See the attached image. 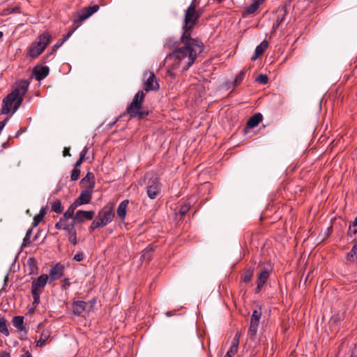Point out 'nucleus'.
<instances>
[{
    "label": "nucleus",
    "mask_w": 357,
    "mask_h": 357,
    "mask_svg": "<svg viewBox=\"0 0 357 357\" xmlns=\"http://www.w3.org/2000/svg\"><path fill=\"white\" fill-rule=\"evenodd\" d=\"M197 0H192L185 10L182 26L183 34L180 40H173L169 38L165 43L168 48L173 49V51L166 56L165 60L172 61L174 68H181L182 71L190 68L204 48L202 41L191 37L192 29L203 13L202 9H197Z\"/></svg>",
    "instance_id": "obj_1"
},
{
    "label": "nucleus",
    "mask_w": 357,
    "mask_h": 357,
    "mask_svg": "<svg viewBox=\"0 0 357 357\" xmlns=\"http://www.w3.org/2000/svg\"><path fill=\"white\" fill-rule=\"evenodd\" d=\"M29 86V82L26 80L22 79L15 82L12 91L3 100L2 114H14L18 109L28 91Z\"/></svg>",
    "instance_id": "obj_2"
},
{
    "label": "nucleus",
    "mask_w": 357,
    "mask_h": 357,
    "mask_svg": "<svg viewBox=\"0 0 357 357\" xmlns=\"http://www.w3.org/2000/svg\"><path fill=\"white\" fill-rule=\"evenodd\" d=\"M145 92L139 91L134 96L130 104L127 107L126 113L130 118H137L140 120L144 119L149 114V109L142 105L145 98Z\"/></svg>",
    "instance_id": "obj_3"
},
{
    "label": "nucleus",
    "mask_w": 357,
    "mask_h": 357,
    "mask_svg": "<svg viewBox=\"0 0 357 357\" xmlns=\"http://www.w3.org/2000/svg\"><path fill=\"white\" fill-rule=\"evenodd\" d=\"M52 36L48 32H44L37 37L28 49V55L33 58H37L45 50L51 43Z\"/></svg>",
    "instance_id": "obj_4"
},
{
    "label": "nucleus",
    "mask_w": 357,
    "mask_h": 357,
    "mask_svg": "<svg viewBox=\"0 0 357 357\" xmlns=\"http://www.w3.org/2000/svg\"><path fill=\"white\" fill-rule=\"evenodd\" d=\"M261 315L262 312L261 307L254 310L252 312L248 328V336L252 340H255L256 338Z\"/></svg>",
    "instance_id": "obj_5"
},
{
    "label": "nucleus",
    "mask_w": 357,
    "mask_h": 357,
    "mask_svg": "<svg viewBox=\"0 0 357 357\" xmlns=\"http://www.w3.org/2000/svg\"><path fill=\"white\" fill-rule=\"evenodd\" d=\"M114 217V212L112 206H105L100 211H99L96 217L97 220L102 227L107 225L110 223Z\"/></svg>",
    "instance_id": "obj_6"
},
{
    "label": "nucleus",
    "mask_w": 357,
    "mask_h": 357,
    "mask_svg": "<svg viewBox=\"0 0 357 357\" xmlns=\"http://www.w3.org/2000/svg\"><path fill=\"white\" fill-rule=\"evenodd\" d=\"M160 187L161 185L159 182L158 178L155 177L150 179L146 188L147 196L151 199H155L158 193L160 192Z\"/></svg>",
    "instance_id": "obj_7"
},
{
    "label": "nucleus",
    "mask_w": 357,
    "mask_h": 357,
    "mask_svg": "<svg viewBox=\"0 0 357 357\" xmlns=\"http://www.w3.org/2000/svg\"><path fill=\"white\" fill-rule=\"evenodd\" d=\"M93 211H77L74 215V223L82 224L86 220H91L94 216Z\"/></svg>",
    "instance_id": "obj_8"
},
{
    "label": "nucleus",
    "mask_w": 357,
    "mask_h": 357,
    "mask_svg": "<svg viewBox=\"0 0 357 357\" xmlns=\"http://www.w3.org/2000/svg\"><path fill=\"white\" fill-rule=\"evenodd\" d=\"M93 189L92 188H84L82 190L80 195L74 202L78 206L89 204L92 199V193Z\"/></svg>",
    "instance_id": "obj_9"
},
{
    "label": "nucleus",
    "mask_w": 357,
    "mask_h": 357,
    "mask_svg": "<svg viewBox=\"0 0 357 357\" xmlns=\"http://www.w3.org/2000/svg\"><path fill=\"white\" fill-rule=\"evenodd\" d=\"M49 276L46 274H43L37 279L34 280L31 284V291L42 292L43 289L46 285Z\"/></svg>",
    "instance_id": "obj_10"
},
{
    "label": "nucleus",
    "mask_w": 357,
    "mask_h": 357,
    "mask_svg": "<svg viewBox=\"0 0 357 357\" xmlns=\"http://www.w3.org/2000/svg\"><path fill=\"white\" fill-rule=\"evenodd\" d=\"M64 266L60 263L56 264L50 271L49 278L50 281L60 279L64 273Z\"/></svg>",
    "instance_id": "obj_11"
},
{
    "label": "nucleus",
    "mask_w": 357,
    "mask_h": 357,
    "mask_svg": "<svg viewBox=\"0 0 357 357\" xmlns=\"http://www.w3.org/2000/svg\"><path fill=\"white\" fill-rule=\"evenodd\" d=\"M270 277V271L267 269L262 270L257 277V287L255 289V293H259L266 283L268 278Z\"/></svg>",
    "instance_id": "obj_12"
},
{
    "label": "nucleus",
    "mask_w": 357,
    "mask_h": 357,
    "mask_svg": "<svg viewBox=\"0 0 357 357\" xmlns=\"http://www.w3.org/2000/svg\"><path fill=\"white\" fill-rule=\"evenodd\" d=\"M145 91H156L159 89V84L156 81V77L153 73H149V77L145 81L144 84Z\"/></svg>",
    "instance_id": "obj_13"
},
{
    "label": "nucleus",
    "mask_w": 357,
    "mask_h": 357,
    "mask_svg": "<svg viewBox=\"0 0 357 357\" xmlns=\"http://www.w3.org/2000/svg\"><path fill=\"white\" fill-rule=\"evenodd\" d=\"M265 0H252V3L250 6L245 8L243 16H247L255 14L259 6L264 2Z\"/></svg>",
    "instance_id": "obj_14"
},
{
    "label": "nucleus",
    "mask_w": 357,
    "mask_h": 357,
    "mask_svg": "<svg viewBox=\"0 0 357 357\" xmlns=\"http://www.w3.org/2000/svg\"><path fill=\"white\" fill-rule=\"evenodd\" d=\"M99 9L98 5H93L92 6H88L83 8L79 14V20L84 21L90 16H91L93 13L97 12Z\"/></svg>",
    "instance_id": "obj_15"
},
{
    "label": "nucleus",
    "mask_w": 357,
    "mask_h": 357,
    "mask_svg": "<svg viewBox=\"0 0 357 357\" xmlns=\"http://www.w3.org/2000/svg\"><path fill=\"white\" fill-rule=\"evenodd\" d=\"M95 184L94 174L90 172H89L80 181V185L83 188L94 189Z\"/></svg>",
    "instance_id": "obj_16"
},
{
    "label": "nucleus",
    "mask_w": 357,
    "mask_h": 357,
    "mask_svg": "<svg viewBox=\"0 0 357 357\" xmlns=\"http://www.w3.org/2000/svg\"><path fill=\"white\" fill-rule=\"evenodd\" d=\"M129 204L128 199L122 201L118 206L116 213L118 217L123 221L126 219L128 205Z\"/></svg>",
    "instance_id": "obj_17"
},
{
    "label": "nucleus",
    "mask_w": 357,
    "mask_h": 357,
    "mask_svg": "<svg viewBox=\"0 0 357 357\" xmlns=\"http://www.w3.org/2000/svg\"><path fill=\"white\" fill-rule=\"evenodd\" d=\"M13 325L21 332L27 333V330L26 328V324L24 322V317L23 316H15L13 318L12 320Z\"/></svg>",
    "instance_id": "obj_18"
},
{
    "label": "nucleus",
    "mask_w": 357,
    "mask_h": 357,
    "mask_svg": "<svg viewBox=\"0 0 357 357\" xmlns=\"http://www.w3.org/2000/svg\"><path fill=\"white\" fill-rule=\"evenodd\" d=\"M268 47V43L266 40H263L259 45H257L255 50V54L251 57L252 61H255L259 56L262 55Z\"/></svg>",
    "instance_id": "obj_19"
},
{
    "label": "nucleus",
    "mask_w": 357,
    "mask_h": 357,
    "mask_svg": "<svg viewBox=\"0 0 357 357\" xmlns=\"http://www.w3.org/2000/svg\"><path fill=\"white\" fill-rule=\"evenodd\" d=\"M346 259L348 262L354 263L357 260V239L353 241L351 250L347 253Z\"/></svg>",
    "instance_id": "obj_20"
},
{
    "label": "nucleus",
    "mask_w": 357,
    "mask_h": 357,
    "mask_svg": "<svg viewBox=\"0 0 357 357\" xmlns=\"http://www.w3.org/2000/svg\"><path fill=\"white\" fill-rule=\"evenodd\" d=\"M33 73L36 80L40 81L47 76L49 73V68L47 66H42L39 68H35Z\"/></svg>",
    "instance_id": "obj_21"
},
{
    "label": "nucleus",
    "mask_w": 357,
    "mask_h": 357,
    "mask_svg": "<svg viewBox=\"0 0 357 357\" xmlns=\"http://www.w3.org/2000/svg\"><path fill=\"white\" fill-rule=\"evenodd\" d=\"M86 303L83 301H77L73 303V312L75 315H80L86 310Z\"/></svg>",
    "instance_id": "obj_22"
},
{
    "label": "nucleus",
    "mask_w": 357,
    "mask_h": 357,
    "mask_svg": "<svg viewBox=\"0 0 357 357\" xmlns=\"http://www.w3.org/2000/svg\"><path fill=\"white\" fill-rule=\"evenodd\" d=\"M263 116L260 113H257L252 116L247 122V128H252L257 126L262 121Z\"/></svg>",
    "instance_id": "obj_23"
},
{
    "label": "nucleus",
    "mask_w": 357,
    "mask_h": 357,
    "mask_svg": "<svg viewBox=\"0 0 357 357\" xmlns=\"http://www.w3.org/2000/svg\"><path fill=\"white\" fill-rule=\"evenodd\" d=\"M73 31V30L68 31V33L63 37V39L57 41L56 43L53 45L51 52L47 54V56L53 54L71 36Z\"/></svg>",
    "instance_id": "obj_24"
},
{
    "label": "nucleus",
    "mask_w": 357,
    "mask_h": 357,
    "mask_svg": "<svg viewBox=\"0 0 357 357\" xmlns=\"http://www.w3.org/2000/svg\"><path fill=\"white\" fill-rule=\"evenodd\" d=\"M50 337V332L48 330H44L40 336V338L36 342L37 347H43L45 345L46 342L48 340V339Z\"/></svg>",
    "instance_id": "obj_25"
},
{
    "label": "nucleus",
    "mask_w": 357,
    "mask_h": 357,
    "mask_svg": "<svg viewBox=\"0 0 357 357\" xmlns=\"http://www.w3.org/2000/svg\"><path fill=\"white\" fill-rule=\"evenodd\" d=\"M342 319L338 314H333L329 321V324L334 328L335 331H338Z\"/></svg>",
    "instance_id": "obj_26"
},
{
    "label": "nucleus",
    "mask_w": 357,
    "mask_h": 357,
    "mask_svg": "<svg viewBox=\"0 0 357 357\" xmlns=\"http://www.w3.org/2000/svg\"><path fill=\"white\" fill-rule=\"evenodd\" d=\"M46 214V207L40 208L39 213L36 215L33 218V227L38 226L40 222L43 220V218Z\"/></svg>",
    "instance_id": "obj_27"
},
{
    "label": "nucleus",
    "mask_w": 357,
    "mask_h": 357,
    "mask_svg": "<svg viewBox=\"0 0 357 357\" xmlns=\"http://www.w3.org/2000/svg\"><path fill=\"white\" fill-rule=\"evenodd\" d=\"M69 219L63 218H60L59 221L56 223L55 228L57 229L68 230L70 229V225L68 220Z\"/></svg>",
    "instance_id": "obj_28"
},
{
    "label": "nucleus",
    "mask_w": 357,
    "mask_h": 357,
    "mask_svg": "<svg viewBox=\"0 0 357 357\" xmlns=\"http://www.w3.org/2000/svg\"><path fill=\"white\" fill-rule=\"evenodd\" d=\"M254 275V268L250 267L248 269H247L242 278V280L243 282L245 283H249L252 281V278Z\"/></svg>",
    "instance_id": "obj_29"
},
{
    "label": "nucleus",
    "mask_w": 357,
    "mask_h": 357,
    "mask_svg": "<svg viewBox=\"0 0 357 357\" xmlns=\"http://www.w3.org/2000/svg\"><path fill=\"white\" fill-rule=\"evenodd\" d=\"M78 207V206L73 202L70 206L68 207V208L66 210V211L63 214V217L65 218L70 219L73 218L74 217V213L76 208Z\"/></svg>",
    "instance_id": "obj_30"
},
{
    "label": "nucleus",
    "mask_w": 357,
    "mask_h": 357,
    "mask_svg": "<svg viewBox=\"0 0 357 357\" xmlns=\"http://www.w3.org/2000/svg\"><path fill=\"white\" fill-rule=\"evenodd\" d=\"M154 250V246L149 245L144 250L142 258L149 261L151 259V252Z\"/></svg>",
    "instance_id": "obj_31"
},
{
    "label": "nucleus",
    "mask_w": 357,
    "mask_h": 357,
    "mask_svg": "<svg viewBox=\"0 0 357 357\" xmlns=\"http://www.w3.org/2000/svg\"><path fill=\"white\" fill-rule=\"evenodd\" d=\"M0 333L8 337L10 335L7 327L6 320L4 317H0Z\"/></svg>",
    "instance_id": "obj_32"
},
{
    "label": "nucleus",
    "mask_w": 357,
    "mask_h": 357,
    "mask_svg": "<svg viewBox=\"0 0 357 357\" xmlns=\"http://www.w3.org/2000/svg\"><path fill=\"white\" fill-rule=\"evenodd\" d=\"M246 72H247V70L243 69V70H241L236 75L235 79L234 81V86H238L241 83V82L243 80V79L245 77V75Z\"/></svg>",
    "instance_id": "obj_33"
},
{
    "label": "nucleus",
    "mask_w": 357,
    "mask_h": 357,
    "mask_svg": "<svg viewBox=\"0 0 357 357\" xmlns=\"http://www.w3.org/2000/svg\"><path fill=\"white\" fill-rule=\"evenodd\" d=\"M286 16L285 10L282 11L281 13H279L277 17V20L275 23L273 24V29L275 31L284 21Z\"/></svg>",
    "instance_id": "obj_34"
},
{
    "label": "nucleus",
    "mask_w": 357,
    "mask_h": 357,
    "mask_svg": "<svg viewBox=\"0 0 357 357\" xmlns=\"http://www.w3.org/2000/svg\"><path fill=\"white\" fill-rule=\"evenodd\" d=\"M357 233V216L353 221L351 224H350L349 227V229L347 231V235L351 236L354 234Z\"/></svg>",
    "instance_id": "obj_35"
},
{
    "label": "nucleus",
    "mask_w": 357,
    "mask_h": 357,
    "mask_svg": "<svg viewBox=\"0 0 357 357\" xmlns=\"http://www.w3.org/2000/svg\"><path fill=\"white\" fill-rule=\"evenodd\" d=\"M52 211L56 213H61L63 208L61 206V202L59 200H56L52 203Z\"/></svg>",
    "instance_id": "obj_36"
},
{
    "label": "nucleus",
    "mask_w": 357,
    "mask_h": 357,
    "mask_svg": "<svg viewBox=\"0 0 357 357\" xmlns=\"http://www.w3.org/2000/svg\"><path fill=\"white\" fill-rule=\"evenodd\" d=\"M68 240L71 242L74 245H75L77 243V233L75 229H71L68 231Z\"/></svg>",
    "instance_id": "obj_37"
},
{
    "label": "nucleus",
    "mask_w": 357,
    "mask_h": 357,
    "mask_svg": "<svg viewBox=\"0 0 357 357\" xmlns=\"http://www.w3.org/2000/svg\"><path fill=\"white\" fill-rule=\"evenodd\" d=\"M255 82L261 84H266L268 82V77L266 75L260 74L256 79Z\"/></svg>",
    "instance_id": "obj_38"
},
{
    "label": "nucleus",
    "mask_w": 357,
    "mask_h": 357,
    "mask_svg": "<svg viewBox=\"0 0 357 357\" xmlns=\"http://www.w3.org/2000/svg\"><path fill=\"white\" fill-rule=\"evenodd\" d=\"M32 233V229H29L27 230L26 233V235H25V237L23 239V242L22 243V247H26L30 243V240H29V238H30V236Z\"/></svg>",
    "instance_id": "obj_39"
},
{
    "label": "nucleus",
    "mask_w": 357,
    "mask_h": 357,
    "mask_svg": "<svg viewBox=\"0 0 357 357\" xmlns=\"http://www.w3.org/2000/svg\"><path fill=\"white\" fill-rule=\"evenodd\" d=\"M41 292L31 291V294L33 298V305L36 307L40 303V295Z\"/></svg>",
    "instance_id": "obj_40"
},
{
    "label": "nucleus",
    "mask_w": 357,
    "mask_h": 357,
    "mask_svg": "<svg viewBox=\"0 0 357 357\" xmlns=\"http://www.w3.org/2000/svg\"><path fill=\"white\" fill-rule=\"evenodd\" d=\"M238 346L231 344L226 354H229L231 357H233L238 352Z\"/></svg>",
    "instance_id": "obj_41"
},
{
    "label": "nucleus",
    "mask_w": 357,
    "mask_h": 357,
    "mask_svg": "<svg viewBox=\"0 0 357 357\" xmlns=\"http://www.w3.org/2000/svg\"><path fill=\"white\" fill-rule=\"evenodd\" d=\"M79 174H80V169L78 168H73V169L72 170L71 176H70L71 180L77 181L79 177Z\"/></svg>",
    "instance_id": "obj_42"
},
{
    "label": "nucleus",
    "mask_w": 357,
    "mask_h": 357,
    "mask_svg": "<svg viewBox=\"0 0 357 357\" xmlns=\"http://www.w3.org/2000/svg\"><path fill=\"white\" fill-rule=\"evenodd\" d=\"M190 208V206L189 204H183L181 206L178 213L181 214V215L183 216L188 212Z\"/></svg>",
    "instance_id": "obj_43"
},
{
    "label": "nucleus",
    "mask_w": 357,
    "mask_h": 357,
    "mask_svg": "<svg viewBox=\"0 0 357 357\" xmlns=\"http://www.w3.org/2000/svg\"><path fill=\"white\" fill-rule=\"evenodd\" d=\"M98 227H102V226L101 225V224L99 222V221L97 220V218H96L91 223V225H90V227H89V231L90 232H92L96 228H98Z\"/></svg>",
    "instance_id": "obj_44"
},
{
    "label": "nucleus",
    "mask_w": 357,
    "mask_h": 357,
    "mask_svg": "<svg viewBox=\"0 0 357 357\" xmlns=\"http://www.w3.org/2000/svg\"><path fill=\"white\" fill-rule=\"evenodd\" d=\"M241 337V333L239 331H237L232 340L231 344L238 346Z\"/></svg>",
    "instance_id": "obj_45"
},
{
    "label": "nucleus",
    "mask_w": 357,
    "mask_h": 357,
    "mask_svg": "<svg viewBox=\"0 0 357 357\" xmlns=\"http://www.w3.org/2000/svg\"><path fill=\"white\" fill-rule=\"evenodd\" d=\"M6 13L8 14L11 13H20V8L18 6H15L12 8H8L6 10Z\"/></svg>",
    "instance_id": "obj_46"
},
{
    "label": "nucleus",
    "mask_w": 357,
    "mask_h": 357,
    "mask_svg": "<svg viewBox=\"0 0 357 357\" xmlns=\"http://www.w3.org/2000/svg\"><path fill=\"white\" fill-rule=\"evenodd\" d=\"M63 284L62 285L61 288L62 289H68L69 287L70 286V282H69L68 278H64L63 280Z\"/></svg>",
    "instance_id": "obj_47"
},
{
    "label": "nucleus",
    "mask_w": 357,
    "mask_h": 357,
    "mask_svg": "<svg viewBox=\"0 0 357 357\" xmlns=\"http://www.w3.org/2000/svg\"><path fill=\"white\" fill-rule=\"evenodd\" d=\"M87 152H88V148L87 147H84V149L80 153L79 158V159H80L81 160L84 161V159H85V156H86Z\"/></svg>",
    "instance_id": "obj_48"
},
{
    "label": "nucleus",
    "mask_w": 357,
    "mask_h": 357,
    "mask_svg": "<svg viewBox=\"0 0 357 357\" xmlns=\"http://www.w3.org/2000/svg\"><path fill=\"white\" fill-rule=\"evenodd\" d=\"M83 259H84V256H83L82 252L77 253L73 257V260H75L77 261H82Z\"/></svg>",
    "instance_id": "obj_49"
},
{
    "label": "nucleus",
    "mask_w": 357,
    "mask_h": 357,
    "mask_svg": "<svg viewBox=\"0 0 357 357\" xmlns=\"http://www.w3.org/2000/svg\"><path fill=\"white\" fill-rule=\"evenodd\" d=\"M63 155L64 157L70 156V148L69 147H65L63 149Z\"/></svg>",
    "instance_id": "obj_50"
},
{
    "label": "nucleus",
    "mask_w": 357,
    "mask_h": 357,
    "mask_svg": "<svg viewBox=\"0 0 357 357\" xmlns=\"http://www.w3.org/2000/svg\"><path fill=\"white\" fill-rule=\"evenodd\" d=\"M0 357H10V353L7 351L0 352Z\"/></svg>",
    "instance_id": "obj_51"
},
{
    "label": "nucleus",
    "mask_w": 357,
    "mask_h": 357,
    "mask_svg": "<svg viewBox=\"0 0 357 357\" xmlns=\"http://www.w3.org/2000/svg\"><path fill=\"white\" fill-rule=\"evenodd\" d=\"M82 162H83V161H82V160H81L80 159H78V160H77V162H75V164L74 168H78V169H79V167H80V165H81V164H82Z\"/></svg>",
    "instance_id": "obj_52"
},
{
    "label": "nucleus",
    "mask_w": 357,
    "mask_h": 357,
    "mask_svg": "<svg viewBox=\"0 0 357 357\" xmlns=\"http://www.w3.org/2000/svg\"><path fill=\"white\" fill-rule=\"evenodd\" d=\"M26 129L25 128H21L17 132L16 135H15V137H17L20 134H22V132H25Z\"/></svg>",
    "instance_id": "obj_53"
},
{
    "label": "nucleus",
    "mask_w": 357,
    "mask_h": 357,
    "mask_svg": "<svg viewBox=\"0 0 357 357\" xmlns=\"http://www.w3.org/2000/svg\"><path fill=\"white\" fill-rule=\"evenodd\" d=\"M76 223H74V218H73V221L71 223H69L68 225H70V229H68V231L71 230V229H75L73 227H74V225H75Z\"/></svg>",
    "instance_id": "obj_54"
},
{
    "label": "nucleus",
    "mask_w": 357,
    "mask_h": 357,
    "mask_svg": "<svg viewBox=\"0 0 357 357\" xmlns=\"http://www.w3.org/2000/svg\"><path fill=\"white\" fill-rule=\"evenodd\" d=\"M21 357H31V353L29 351H26Z\"/></svg>",
    "instance_id": "obj_55"
},
{
    "label": "nucleus",
    "mask_w": 357,
    "mask_h": 357,
    "mask_svg": "<svg viewBox=\"0 0 357 357\" xmlns=\"http://www.w3.org/2000/svg\"><path fill=\"white\" fill-rule=\"evenodd\" d=\"M27 262L29 264H32L35 262V259L33 258H29Z\"/></svg>",
    "instance_id": "obj_56"
},
{
    "label": "nucleus",
    "mask_w": 357,
    "mask_h": 357,
    "mask_svg": "<svg viewBox=\"0 0 357 357\" xmlns=\"http://www.w3.org/2000/svg\"><path fill=\"white\" fill-rule=\"evenodd\" d=\"M3 37V33L0 31V38Z\"/></svg>",
    "instance_id": "obj_57"
},
{
    "label": "nucleus",
    "mask_w": 357,
    "mask_h": 357,
    "mask_svg": "<svg viewBox=\"0 0 357 357\" xmlns=\"http://www.w3.org/2000/svg\"><path fill=\"white\" fill-rule=\"evenodd\" d=\"M219 2H221L222 0H218Z\"/></svg>",
    "instance_id": "obj_58"
},
{
    "label": "nucleus",
    "mask_w": 357,
    "mask_h": 357,
    "mask_svg": "<svg viewBox=\"0 0 357 357\" xmlns=\"http://www.w3.org/2000/svg\"><path fill=\"white\" fill-rule=\"evenodd\" d=\"M351 357H354L353 355H351Z\"/></svg>",
    "instance_id": "obj_59"
}]
</instances>
